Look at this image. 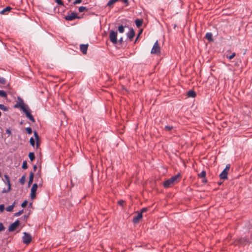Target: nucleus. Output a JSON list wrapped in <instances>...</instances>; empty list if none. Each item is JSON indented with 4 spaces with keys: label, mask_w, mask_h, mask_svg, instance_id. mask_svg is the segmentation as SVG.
I'll return each mask as SVG.
<instances>
[{
    "label": "nucleus",
    "mask_w": 252,
    "mask_h": 252,
    "mask_svg": "<svg viewBox=\"0 0 252 252\" xmlns=\"http://www.w3.org/2000/svg\"><path fill=\"white\" fill-rule=\"evenodd\" d=\"M181 178V175L180 173L177 174L173 177H172L169 179L166 180L163 182V185L164 188H168L174 184L179 182V179Z\"/></svg>",
    "instance_id": "obj_1"
},
{
    "label": "nucleus",
    "mask_w": 252,
    "mask_h": 252,
    "mask_svg": "<svg viewBox=\"0 0 252 252\" xmlns=\"http://www.w3.org/2000/svg\"><path fill=\"white\" fill-rule=\"evenodd\" d=\"M64 19L66 21H72L75 19H80L81 17L78 16L77 13L71 12L70 14H68L64 17Z\"/></svg>",
    "instance_id": "obj_2"
},
{
    "label": "nucleus",
    "mask_w": 252,
    "mask_h": 252,
    "mask_svg": "<svg viewBox=\"0 0 252 252\" xmlns=\"http://www.w3.org/2000/svg\"><path fill=\"white\" fill-rule=\"evenodd\" d=\"M110 40L114 44H116L118 43L117 40V32L111 30L109 34Z\"/></svg>",
    "instance_id": "obj_3"
},
{
    "label": "nucleus",
    "mask_w": 252,
    "mask_h": 252,
    "mask_svg": "<svg viewBox=\"0 0 252 252\" xmlns=\"http://www.w3.org/2000/svg\"><path fill=\"white\" fill-rule=\"evenodd\" d=\"M23 111L25 113L26 117L32 122L34 123L35 122V119H34L32 115L31 114V110L29 109L28 106H26V107L24 108Z\"/></svg>",
    "instance_id": "obj_4"
},
{
    "label": "nucleus",
    "mask_w": 252,
    "mask_h": 252,
    "mask_svg": "<svg viewBox=\"0 0 252 252\" xmlns=\"http://www.w3.org/2000/svg\"><path fill=\"white\" fill-rule=\"evenodd\" d=\"M151 53L152 54H159L160 53V48L158 40L154 43Z\"/></svg>",
    "instance_id": "obj_5"
},
{
    "label": "nucleus",
    "mask_w": 252,
    "mask_h": 252,
    "mask_svg": "<svg viewBox=\"0 0 252 252\" xmlns=\"http://www.w3.org/2000/svg\"><path fill=\"white\" fill-rule=\"evenodd\" d=\"M22 240L24 244L28 245L32 241V236L30 234L27 232H24Z\"/></svg>",
    "instance_id": "obj_6"
},
{
    "label": "nucleus",
    "mask_w": 252,
    "mask_h": 252,
    "mask_svg": "<svg viewBox=\"0 0 252 252\" xmlns=\"http://www.w3.org/2000/svg\"><path fill=\"white\" fill-rule=\"evenodd\" d=\"M4 177L5 178V179L6 180V182L7 185H8V189H4L2 191V193L8 192H9L10 190V189H11V184H10V181L9 177L6 174H5L4 175Z\"/></svg>",
    "instance_id": "obj_7"
},
{
    "label": "nucleus",
    "mask_w": 252,
    "mask_h": 252,
    "mask_svg": "<svg viewBox=\"0 0 252 252\" xmlns=\"http://www.w3.org/2000/svg\"><path fill=\"white\" fill-rule=\"evenodd\" d=\"M20 224V221L19 220H16L14 222L12 223L8 227V231L9 232L14 231L17 226H19Z\"/></svg>",
    "instance_id": "obj_8"
},
{
    "label": "nucleus",
    "mask_w": 252,
    "mask_h": 252,
    "mask_svg": "<svg viewBox=\"0 0 252 252\" xmlns=\"http://www.w3.org/2000/svg\"><path fill=\"white\" fill-rule=\"evenodd\" d=\"M142 218V214L140 213H138L136 216H134L133 219V222L134 224L137 223L139 220Z\"/></svg>",
    "instance_id": "obj_9"
},
{
    "label": "nucleus",
    "mask_w": 252,
    "mask_h": 252,
    "mask_svg": "<svg viewBox=\"0 0 252 252\" xmlns=\"http://www.w3.org/2000/svg\"><path fill=\"white\" fill-rule=\"evenodd\" d=\"M135 35V32L133 29H130L129 32L127 33V38L129 41H132Z\"/></svg>",
    "instance_id": "obj_10"
},
{
    "label": "nucleus",
    "mask_w": 252,
    "mask_h": 252,
    "mask_svg": "<svg viewBox=\"0 0 252 252\" xmlns=\"http://www.w3.org/2000/svg\"><path fill=\"white\" fill-rule=\"evenodd\" d=\"M88 48V44H81L80 46V51L84 55L87 54Z\"/></svg>",
    "instance_id": "obj_11"
},
{
    "label": "nucleus",
    "mask_w": 252,
    "mask_h": 252,
    "mask_svg": "<svg viewBox=\"0 0 252 252\" xmlns=\"http://www.w3.org/2000/svg\"><path fill=\"white\" fill-rule=\"evenodd\" d=\"M196 94L193 90H189L187 92V95L189 97L194 98L196 96Z\"/></svg>",
    "instance_id": "obj_12"
},
{
    "label": "nucleus",
    "mask_w": 252,
    "mask_h": 252,
    "mask_svg": "<svg viewBox=\"0 0 252 252\" xmlns=\"http://www.w3.org/2000/svg\"><path fill=\"white\" fill-rule=\"evenodd\" d=\"M11 9H12V8L10 6H8L6 7L5 8H4V9H3L0 12V14H6L7 12H9Z\"/></svg>",
    "instance_id": "obj_13"
},
{
    "label": "nucleus",
    "mask_w": 252,
    "mask_h": 252,
    "mask_svg": "<svg viewBox=\"0 0 252 252\" xmlns=\"http://www.w3.org/2000/svg\"><path fill=\"white\" fill-rule=\"evenodd\" d=\"M228 173L225 172V170H223L222 172L220 174V177L221 179H227Z\"/></svg>",
    "instance_id": "obj_14"
},
{
    "label": "nucleus",
    "mask_w": 252,
    "mask_h": 252,
    "mask_svg": "<svg viewBox=\"0 0 252 252\" xmlns=\"http://www.w3.org/2000/svg\"><path fill=\"white\" fill-rule=\"evenodd\" d=\"M143 19H137L135 20V25L136 26V27L138 28H139L141 26H142V24L143 23Z\"/></svg>",
    "instance_id": "obj_15"
},
{
    "label": "nucleus",
    "mask_w": 252,
    "mask_h": 252,
    "mask_svg": "<svg viewBox=\"0 0 252 252\" xmlns=\"http://www.w3.org/2000/svg\"><path fill=\"white\" fill-rule=\"evenodd\" d=\"M238 242L242 244H247L249 243V240L247 238H241L239 239Z\"/></svg>",
    "instance_id": "obj_16"
},
{
    "label": "nucleus",
    "mask_w": 252,
    "mask_h": 252,
    "mask_svg": "<svg viewBox=\"0 0 252 252\" xmlns=\"http://www.w3.org/2000/svg\"><path fill=\"white\" fill-rule=\"evenodd\" d=\"M34 177V173L32 172L30 173V177H29V180L28 182V186H30L33 182Z\"/></svg>",
    "instance_id": "obj_17"
},
{
    "label": "nucleus",
    "mask_w": 252,
    "mask_h": 252,
    "mask_svg": "<svg viewBox=\"0 0 252 252\" xmlns=\"http://www.w3.org/2000/svg\"><path fill=\"white\" fill-rule=\"evenodd\" d=\"M15 206V201H14L11 205L7 207L6 208V210L7 212H12Z\"/></svg>",
    "instance_id": "obj_18"
},
{
    "label": "nucleus",
    "mask_w": 252,
    "mask_h": 252,
    "mask_svg": "<svg viewBox=\"0 0 252 252\" xmlns=\"http://www.w3.org/2000/svg\"><path fill=\"white\" fill-rule=\"evenodd\" d=\"M205 38L209 41L213 40V39L212 38V34L211 32H207L205 35Z\"/></svg>",
    "instance_id": "obj_19"
},
{
    "label": "nucleus",
    "mask_w": 252,
    "mask_h": 252,
    "mask_svg": "<svg viewBox=\"0 0 252 252\" xmlns=\"http://www.w3.org/2000/svg\"><path fill=\"white\" fill-rule=\"evenodd\" d=\"M118 1V0H109L107 3V6L112 7L113 5Z\"/></svg>",
    "instance_id": "obj_20"
},
{
    "label": "nucleus",
    "mask_w": 252,
    "mask_h": 252,
    "mask_svg": "<svg viewBox=\"0 0 252 252\" xmlns=\"http://www.w3.org/2000/svg\"><path fill=\"white\" fill-rule=\"evenodd\" d=\"M29 158L30 159V160L32 161L33 160H34V159H35V156H34V153L30 152L29 154Z\"/></svg>",
    "instance_id": "obj_21"
},
{
    "label": "nucleus",
    "mask_w": 252,
    "mask_h": 252,
    "mask_svg": "<svg viewBox=\"0 0 252 252\" xmlns=\"http://www.w3.org/2000/svg\"><path fill=\"white\" fill-rule=\"evenodd\" d=\"M26 107V106L21 105L19 103H18V102H17L14 106V107L16 108L20 107L21 109L22 110H23Z\"/></svg>",
    "instance_id": "obj_22"
},
{
    "label": "nucleus",
    "mask_w": 252,
    "mask_h": 252,
    "mask_svg": "<svg viewBox=\"0 0 252 252\" xmlns=\"http://www.w3.org/2000/svg\"><path fill=\"white\" fill-rule=\"evenodd\" d=\"M206 171H204V170H203L201 171V172L200 173H199L198 174V176L200 177V178H204L206 176Z\"/></svg>",
    "instance_id": "obj_23"
},
{
    "label": "nucleus",
    "mask_w": 252,
    "mask_h": 252,
    "mask_svg": "<svg viewBox=\"0 0 252 252\" xmlns=\"http://www.w3.org/2000/svg\"><path fill=\"white\" fill-rule=\"evenodd\" d=\"M26 181V176L25 175H23L22 176V177L19 180V182L22 184L23 185L25 184Z\"/></svg>",
    "instance_id": "obj_24"
},
{
    "label": "nucleus",
    "mask_w": 252,
    "mask_h": 252,
    "mask_svg": "<svg viewBox=\"0 0 252 252\" xmlns=\"http://www.w3.org/2000/svg\"><path fill=\"white\" fill-rule=\"evenodd\" d=\"M18 101L17 102L18 103H19L21 105L27 106V105H25L24 104L23 100L21 97H18Z\"/></svg>",
    "instance_id": "obj_25"
},
{
    "label": "nucleus",
    "mask_w": 252,
    "mask_h": 252,
    "mask_svg": "<svg viewBox=\"0 0 252 252\" xmlns=\"http://www.w3.org/2000/svg\"><path fill=\"white\" fill-rule=\"evenodd\" d=\"M0 109L3 110L4 111H8V108L2 104H0Z\"/></svg>",
    "instance_id": "obj_26"
},
{
    "label": "nucleus",
    "mask_w": 252,
    "mask_h": 252,
    "mask_svg": "<svg viewBox=\"0 0 252 252\" xmlns=\"http://www.w3.org/2000/svg\"><path fill=\"white\" fill-rule=\"evenodd\" d=\"M85 10H88V9L85 6H80L78 8V11L79 12H82Z\"/></svg>",
    "instance_id": "obj_27"
},
{
    "label": "nucleus",
    "mask_w": 252,
    "mask_h": 252,
    "mask_svg": "<svg viewBox=\"0 0 252 252\" xmlns=\"http://www.w3.org/2000/svg\"><path fill=\"white\" fill-rule=\"evenodd\" d=\"M0 96L3 97H6L7 94L5 91L3 90H0Z\"/></svg>",
    "instance_id": "obj_28"
},
{
    "label": "nucleus",
    "mask_w": 252,
    "mask_h": 252,
    "mask_svg": "<svg viewBox=\"0 0 252 252\" xmlns=\"http://www.w3.org/2000/svg\"><path fill=\"white\" fill-rule=\"evenodd\" d=\"M118 31L120 33H123L125 31L124 27L123 25H121L118 27Z\"/></svg>",
    "instance_id": "obj_29"
},
{
    "label": "nucleus",
    "mask_w": 252,
    "mask_h": 252,
    "mask_svg": "<svg viewBox=\"0 0 252 252\" xmlns=\"http://www.w3.org/2000/svg\"><path fill=\"white\" fill-rule=\"evenodd\" d=\"M173 128V127L172 126H166L164 127V130L167 131H170L171 130H172Z\"/></svg>",
    "instance_id": "obj_30"
},
{
    "label": "nucleus",
    "mask_w": 252,
    "mask_h": 252,
    "mask_svg": "<svg viewBox=\"0 0 252 252\" xmlns=\"http://www.w3.org/2000/svg\"><path fill=\"white\" fill-rule=\"evenodd\" d=\"M30 143L31 146L33 147L35 146V141L33 137H31L30 139Z\"/></svg>",
    "instance_id": "obj_31"
},
{
    "label": "nucleus",
    "mask_w": 252,
    "mask_h": 252,
    "mask_svg": "<svg viewBox=\"0 0 252 252\" xmlns=\"http://www.w3.org/2000/svg\"><path fill=\"white\" fill-rule=\"evenodd\" d=\"M22 167L23 169H26L28 168L27 163L26 161H23Z\"/></svg>",
    "instance_id": "obj_32"
},
{
    "label": "nucleus",
    "mask_w": 252,
    "mask_h": 252,
    "mask_svg": "<svg viewBox=\"0 0 252 252\" xmlns=\"http://www.w3.org/2000/svg\"><path fill=\"white\" fill-rule=\"evenodd\" d=\"M23 213V210H20L19 212L14 214V216L15 217H18L22 215Z\"/></svg>",
    "instance_id": "obj_33"
},
{
    "label": "nucleus",
    "mask_w": 252,
    "mask_h": 252,
    "mask_svg": "<svg viewBox=\"0 0 252 252\" xmlns=\"http://www.w3.org/2000/svg\"><path fill=\"white\" fill-rule=\"evenodd\" d=\"M37 187H38V186H37V184L35 183L33 185H32V187L31 189L32 190H34V191H36L37 190Z\"/></svg>",
    "instance_id": "obj_34"
},
{
    "label": "nucleus",
    "mask_w": 252,
    "mask_h": 252,
    "mask_svg": "<svg viewBox=\"0 0 252 252\" xmlns=\"http://www.w3.org/2000/svg\"><path fill=\"white\" fill-rule=\"evenodd\" d=\"M40 145V139H38V140H36V149H38L39 148Z\"/></svg>",
    "instance_id": "obj_35"
},
{
    "label": "nucleus",
    "mask_w": 252,
    "mask_h": 252,
    "mask_svg": "<svg viewBox=\"0 0 252 252\" xmlns=\"http://www.w3.org/2000/svg\"><path fill=\"white\" fill-rule=\"evenodd\" d=\"M34 136L35 137V140H38L40 139V137L39 136L37 132L36 131H34Z\"/></svg>",
    "instance_id": "obj_36"
},
{
    "label": "nucleus",
    "mask_w": 252,
    "mask_h": 252,
    "mask_svg": "<svg viewBox=\"0 0 252 252\" xmlns=\"http://www.w3.org/2000/svg\"><path fill=\"white\" fill-rule=\"evenodd\" d=\"M26 130L27 131L28 134H32V129L30 127H27L26 128Z\"/></svg>",
    "instance_id": "obj_37"
},
{
    "label": "nucleus",
    "mask_w": 252,
    "mask_h": 252,
    "mask_svg": "<svg viewBox=\"0 0 252 252\" xmlns=\"http://www.w3.org/2000/svg\"><path fill=\"white\" fill-rule=\"evenodd\" d=\"M55 1L59 5L64 6L63 2L62 0H55Z\"/></svg>",
    "instance_id": "obj_38"
},
{
    "label": "nucleus",
    "mask_w": 252,
    "mask_h": 252,
    "mask_svg": "<svg viewBox=\"0 0 252 252\" xmlns=\"http://www.w3.org/2000/svg\"><path fill=\"white\" fill-rule=\"evenodd\" d=\"M236 55V54L235 53H233L230 56H227L226 57L229 60L232 59Z\"/></svg>",
    "instance_id": "obj_39"
},
{
    "label": "nucleus",
    "mask_w": 252,
    "mask_h": 252,
    "mask_svg": "<svg viewBox=\"0 0 252 252\" xmlns=\"http://www.w3.org/2000/svg\"><path fill=\"white\" fill-rule=\"evenodd\" d=\"M0 83L2 84H5L6 83V80L2 77H0Z\"/></svg>",
    "instance_id": "obj_40"
},
{
    "label": "nucleus",
    "mask_w": 252,
    "mask_h": 252,
    "mask_svg": "<svg viewBox=\"0 0 252 252\" xmlns=\"http://www.w3.org/2000/svg\"><path fill=\"white\" fill-rule=\"evenodd\" d=\"M82 1V0H76L74 1L72 3L73 5H75L77 4L80 3Z\"/></svg>",
    "instance_id": "obj_41"
},
{
    "label": "nucleus",
    "mask_w": 252,
    "mask_h": 252,
    "mask_svg": "<svg viewBox=\"0 0 252 252\" xmlns=\"http://www.w3.org/2000/svg\"><path fill=\"white\" fill-rule=\"evenodd\" d=\"M230 164H227L225 169L223 170H225V172H227L228 173V171L230 169Z\"/></svg>",
    "instance_id": "obj_42"
},
{
    "label": "nucleus",
    "mask_w": 252,
    "mask_h": 252,
    "mask_svg": "<svg viewBox=\"0 0 252 252\" xmlns=\"http://www.w3.org/2000/svg\"><path fill=\"white\" fill-rule=\"evenodd\" d=\"M5 227H4L2 223L0 222V232L4 230Z\"/></svg>",
    "instance_id": "obj_43"
},
{
    "label": "nucleus",
    "mask_w": 252,
    "mask_h": 252,
    "mask_svg": "<svg viewBox=\"0 0 252 252\" xmlns=\"http://www.w3.org/2000/svg\"><path fill=\"white\" fill-rule=\"evenodd\" d=\"M27 204H28V201L27 200H25L22 204H21V206L22 207H25L27 205Z\"/></svg>",
    "instance_id": "obj_44"
},
{
    "label": "nucleus",
    "mask_w": 252,
    "mask_h": 252,
    "mask_svg": "<svg viewBox=\"0 0 252 252\" xmlns=\"http://www.w3.org/2000/svg\"><path fill=\"white\" fill-rule=\"evenodd\" d=\"M4 205L3 204L0 205V212H2L4 210Z\"/></svg>",
    "instance_id": "obj_45"
},
{
    "label": "nucleus",
    "mask_w": 252,
    "mask_h": 252,
    "mask_svg": "<svg viewBox=\"0 0 252 252\" xmlns=\"http://www.w3.org/2000/svg\"><path fill=\"white\" fill-rule=\"evenodd\" d=\"M148 208H143L141 210V212L140 213H141V214H142L144 212H146L148 211Z\"/></svg>",
    "instance_id": "obj_46"
},
{
    "label": "nucleus",
    "mask_w": 252,
    "mask_h": 252,
    "mask_svg": "<svg viewBox=\"0 0 252 252\" xmlns=\"http://www.w3.org/2000/svg\"><path fill=\"white\" fill-rule=\"evenodd\" d=\"M6 132L7 134H8L9 135L11 134V131L10 129H6Z\"/></svg>",
    "instance_id": "obj_47"
},
{
    "label": "nucleus",
    "mask_w": 252,
    "mask_h": 252,
    "mask_svg": "<svg viewBox=\"0 0 252 252\" xmlns=\"http://www.w3.org/2000/svg\"><path fill=\"white\" fill-rule=\"evenodd\" d=\"M141 32H142V31H141L139 32V33L138 34V35H137V37H136V39H135V42H134L135 43V42H136V41L137 40V39H138V37H139V36L140 34H141Z\"/></svg>",
    "instance_id": "obj_48"
},
{
    "label": "nucleus",
    "mask_w": 252,
    "mask_h": 252,
    "mask_svg": "<svg viewBox=\"0 0 252 252\" xmlns=\"http://www.w3.org/2000/svg\"><path fill=\"white\" fill-rule=\"evenodd\" d=\"M31 197L32 199H34L36 197V194H31Z\"/></svg>",
    "instance_id": "obj_49"
},
{
    "label": "nucleus",
    "mask_w": 252,
    "mask_h": 252,
    "mask_svg": "<svg viewBox=\"0 0 252 252\" xmlns=\"http://www.w3.org/2000/svg\"><path fill=\"white\" fill-rule=\"evenodd\" d=\"M119 42L120 44H122L124 42L123 38V37H121L120 39L119 40Z\"/></svg>",
    "instance_id": "obj_50"
},
{
    "label": "nucleus",
    "mask_w": 252,
    "mask_h": 252,
    "mask_svg": "<svg viewBox=\"0 0 252 252\" xmlns=\"http://www.w3.org/2000/svg\"><path fill=\"white\" fill-rule=\"evenodd\" d=\"M124 201L123 200H120L119 201V204L120 205H123V204L124 203Z\"/></svg>",
    "instance_id": "obj_51"
},
{
    "label": "nucleus",
    "mask_w": 252,
    "mask_h": 252,
    "mask_svg": "<svg viewBox=\"0 0 252 252\" xmlns=\"http://www.w3.org/2000/svg\"><path fill=\"white\" fill-rule=\"evenodd\" d=\"M203 180H202V182L204 183H206L207 182V179L205 178V177L204 178H202Z\"/></svg>",
    "instance_id": "obj_52"
},
{
    "label": "nucleus",
    "mask_w": 252,
    "mask_h": 252,
    "mask_svg": "<svg viewBox=\"0 0 252 252\" xmlns=\"http://www.w3.org/2000/svg\"><path fill=\"white\" fill-rule=\"evenodd\" d=\"M36 194V191L31 189V194Z\"/></svg>",
    "instance_id": "obj_53"
},
{
    "label": "nucleus",
    "mask_w": 252,
    "mask_h": 252,
    "mask_svg": "<svg viewBox=\"0 0 252 252\" xmlns=\"http://www.w3.org/2000/svg\"><path fill=\"white\" fill-rule=\"evenodd\" d=\"M36 169H37V166H36V165H34V166H33V170H34V171H36Z\"/></svg>",
    "instance_id": "obj_54"
},
{
    "label": "nucleus",
    "mask_w": 252,
    "mask_h": 252,
    "mask_svg": "<svg viewBox=\"0 0 252 252\" xmlns=\"http://www.w3.org/2000/svg\"><path fill=\"white\" fill-rule=\"evenodd\" d=\"M24 217H25V218H28V216L25 215V216H24Z\"/></svg>",
    "instance_id": "obj_55"
},
{
    "label": "nucleus",
    "mask_w": 252,
    "mask_h": 252,
    "mask_svg": "<svg viewBox=\"0 0 252 252\" xmlns=\"http://www.w3.org/2000/svg\"><path fill=\"white\" fill-rule=\"evenodd\" d=\"M68 0V1H70L71 0Z\"/></svg>",
    "instance_id": "obj_56"
}]
</instances>
